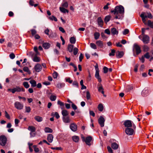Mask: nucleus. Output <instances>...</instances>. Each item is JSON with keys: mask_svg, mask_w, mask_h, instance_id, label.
I'll use <instances>...</instances> for the list:
<instances>
[{"mask_svg": "<svg viewBox=\"0 0 153 153\" xmlns=\"http://www.w3.org/2000/svg\"><path fill=\"white\" fill-rule=\"evenodd\" d=\"M111 13H113L114 14H116L117 15L115 17L116 19H119L121 18V17L119 16V14L122 15L124 14V8L122 5L119 6H117L115 7L114 10H111Z\"/></svg>", "mask_w": 153, "mask_h": 153, "instance_id": "nucleus-1", "label": "nucleus"}, {"mask_svg": "<svg viewBox=\"0 0 153 153\" xmlns=\"http://www.w3.org/2000/svg\"><path fill=\"white\" fill-rule=\"evenodd\" d=\"M124 125L127 128H131L133 126V128H135V126L134 124H132L131 121L130 120H126L124 122Z\"/></svg>", "mask_w": 153, "mask_h": 153, "instance_id": "nucleus-2", "label": "nucleus"}, {"mask_svg": "<svg viewBox=\"0 0 153 153\" xmlns=\"http://www.w3.org/2000/svg\"><path fill=\"white\" fill-rule=\"evenodd\" d=\"M9 91L12 92L13 93H14L16 92L24 91V89L22 88L19 87H16L13 88H10L8 89Z\"/></svg>", "mask_w": 153, "mask_h": 153, "instance_id": "nucleus-3", "label": "nucleus"}, {"mask_svg": "<svg viewBox=\"0 0 153 153\" xmlns=\"http://www.w3.org/2000/svg\"><path fill=\"white\" fill-rule=\"evenodd\" d=\"M7 141L6 137L4 135H1V145L4 146L6 144Z\"/></svg>", "mask_w": 153, "mask_h": 153, "instance_id": "nucleus-4", "label": "nucleus"}, {"mask_svg": "<svg viewBox=\"0 0 153 153\" xmlns=\"http://www.w3.org/2000/svg\"><path fill=\"white\" fill-rule=\"evenodd\" d=\"M15 108L18 110H21L23 109L24 105L23 104L18 102H16L14 103Z\"/></svg>", "mask_w": 153, "mask_h": 153, "instance_id": "nucleus-5", "label": "nucleus"}, {"mask_svg": "<svg viewBox=\"0 0 153 153\" xmlns=\"http://www.w3.org/2000/svg\"><path fill=\"white\" fill-rule=\"evenodd\" d=\"M105 121V119L102 116H100L98 119V122L101 127H103L104 126Z\"/></svg>", "mask_w": 153, "mask_h": 153, "instance_id": "nucleus-6", "label": "nucleus"}, {"mask_svg": "<svg viewBox=\"0 0 153 153\" xmlns=\"http://www.w3.org/2000/svg\"><path fill=\"white\" fill-rule=\"evenodd\" d=\"M134 48L135 50L137 55L139 54L141 51L140 48L137 44H135L134 45Z\"/></svg>", "mask_w": 153, "mask_h": 153, "instance_id": "nucleus-7", "label": "nucleus"}, {"mask_svg": "<svg viewBox=\"0 0 153 153\" xmlns=\"http://www.w3.org/2000/svg\"><path fill=\"white\" fill-rule=\"evenodd\" d=\"M125 132L127 134L131 135L133 134L134 130L131 128H126L125 129Z\"/></svg>", "mask_w": 153, "mask_h": 153, "instance_id": "nucleus-8", "label": "nucleus"}, {"mask_svg": "<svg viewBox=\"0 0 153 153\" xmlns=\"http://www.w3.org/2000/svg\"><path fill=\"white\" fill-rule=\"evenodd\" d=\"M142 40L144 44H147L149 42V38L147 35H144Z\"/></svg>", "mask_w": 153, "mask_h": 153, "instance_id": "nucleus-9", "label": "nucleus"}, {"mask_svg": "<svg viewBox=\"0 0 153 153\" xmlns=\"http://www.w3.org/2000/svg\"><path fill=\"white\" fill-rule=\"evenodd\" d=\"M92 140V137L91 136H89L86 137L85 141L87 145L90 146L91 145L90 142Z\"/></svg>", "mask_w": 153, "mask_h": 153, "instance_id": "nucleus-10", "label": "nucleus"}, {"mask_svg": "<svg viewBox=\"0 0 153 153\" xmlns=\"http://www.w3.org/2000/svg\"><path fill=\"white\" fill-rule=\"evenodd\" d=\"M62 119L63 122L65 123H70L71 122V120L70 117L68 116L62 117Z\"/></svg>", "mask_w": 153, "mask_h": 153, "instance_id": "nucleus-11", "label": "nucleus"}, {"mask_svg": "<svg viewBox=\"0 0 153 153\" xmlns=\"http://www.w3.org/2000/svg\"><path fill=\"white\" fill-rule=\"evenodd\" d=\"M145 13H143L141 14L140 15V17L142 19V21L143 23L145 24L146 25L147 24V23L146 22V18H147V16L146 15H144Z\"/></svg>", "mask_w": 153, "mask_h": 153, "instance_id": "nucleus-12", "label": "nucleus"}, {"mask_svg": "<svg viewBox=\"0 0 153 153\" xmlns=\"http://www.w3.org/2000/svg\"><path fill=\"white\" fill-rule=\"evenodd\" d=\"M70 127L71 130L73 131H76L77 130V125L74 123L71 124Z\"/></svg>", "mask_w": 153, "mask_h": 153, "instance_id": "nucleus-13", "label": "nucleus"}, {"mask_svg": "<svg viewBox=\"0 0 153 153\" xmlns=\"http://www.w3.org/2000/svg\"><path fill=\"white\" fill-rule=\"evenodd\" d=\"M99 71L98 69L96 70V72L95 74V77L97 79L98 81L100 82L101 81V77L99 75Z\"/></svg>", "mask_w": 153, "mask_h": 153, "instance_id": "nucleus-14", "label": "nucleus"}, {"mask_svg": "<svg viewBox=\"0 0 153 153\" xmlns=\"http://www.w3.org/2000/svg\"><path fill=\"white\" fill-rule=\"evenodd\" d=\"M42 68V67L41 65L39 64H37L35 66V71L37 72H39L40 71Z\"/></svg>", "mask_w": 153, "mask_h": 153, "instance_id": "nucleus-15", "label": "nucleus"}, {"mask_svg": "<svg viewBox=\"0 0 153 153\" xmlns=\"http://www.w3.org/2000/svg\"><path fill=\"white\" fill-rule=\"evenodd\" d=\"M124 55L123 52L122 51H117L116 52V57L117 58H121Z\"/></svg>", "mask_w": 153, "mask_h": 153, "instance_id": "nucleus-16", "label": "nucleus"}, {"mask_svg": "<svg viewBox=\"0 0 153 153\" xmlns=\"http://www.w3.org/2000/svg\"><path fill=\"white\" fill-rule=\"evenodd\" d=\"M97 22L99 26L102 27L103 24V22L101 17H99L97 19Z\"/></svg>", "mask_w": 153, "mask_h": 153, "instance_id": "nucleus-17", "label": "nucleus"}, {"mask_svg": "<svg viewBox=\"0 0 153 153\" xmlns=\"http://www.w3.org/2000/svg\"><path fill=\"white\" fill-rule=\"evenodd\" d=\"M43 47L45 49H48L51 46V44L48 42H44L42 44Z\"/></svg>", "mask_w": 153, "mask_h": 153, "instance_id": "nucleus-18", "label": "nucleus"}, {"mask_svg": "<svg viewBox=\"0 0 153 153\" xmlns=\"http://www.w3.org/2000/svg\"><path fill=\"white\" fill-rule=\"evenodd\" d=\"M53 136L51 134H49L47 137V140L49 143H51L53 139Z\"/></svg>", "mask_w": 153, "mask_h": 153, "instance_id": "nucleus-19", "label": "nucleus"}, {"mask_svg": "<svg viewBox=\"0 0 153 153\" xmlns=\"http://www.w3.org/2000/svg\"><path fill=\"white\" fill-rule=\"evenodd\" d=\"M119 145L116 143H113L111 144V147L114 149H117Z\"/></svg>", "mask_w": 153, "mask_h": 153, "instance_id": "nucleus-20", "label": "nucleus"}, {"mask_svg": "<svg viewBox=\"0 0 153 153\" xmlns=\"http://www.w3.org/2000/svg\"><path fill=\"white\" fill-rule=\"evenodd\" d=\"M141 94L143 96H146L148 94V91L147 88H145L142 91Z\"/></svg>", "mask_w": 153, "mask_h": 153, "instance_id": "nucleus-21", "label": "nucleus"}, {"mask_svg": "<svg viewBox=\"0 0 153 153\" xmlns=\"http://www.w3.org/2000/svg\"><path fill=\"white\" fill-rule=\"evenodd\" d=\"M62 117L68 116L69 113L68 111L66 110H63L62 111Z\"/></svg>", "mask_w": 153, "mask_h": 153, "instance_id": "nucleus-22", "label": "nucleus"}, {"mask_svg": "<svg viewBox=\"0 0 153 153\" xmlns=\"http://www.w3.org/2000/svg\"><path fill=\"white\" fill-rule=\"evenodd\" d=\"M96 44L100 48H102L103 46V44L102 41L100 40L97 41L96 42Z\"/></svg>", "mask_w": 153, "mask_h": 153, "instance_id": "nucleus-23", "label": "nucleus"}, {"mask_svg": "<svg viewBox=\"0 0 153 153\" xmlns=\"http://www.w3.org/2000/svg\"><path fill=\"white\" fill-rule=\"evenodd\" d=\"M111 33L113 35L117 34H118V31L117 29L115 28H113L111 29Z\"/></svg>", "mask_w": 153, "mask_h": 153, "instance_id": "nucleus-24", "label": "nucleus"}, {"mask_svg": "<svg viewBox=\"0 0 153 153\" xmlns=\"http://www.w3.org/2000/svg\"><path fill=\"white\" fill-rule=\"evenodd\" d=\"M74 45H68V50L69 52H72L73 51Z\"/></svg>", "mask_w": 153, "mask_h": 153, "instance_id": "nucleus-25", "label": "nucleus"}, {"mask_svg": "<svg viewBox=\"0 0 153 153\" xmlns=\"http://www.w3.org/2000/svg\"><path fill=\"white\" fill-rule=\"evenodd\" d=\"M28 129L30 131V132H34L36 131L35 128L33 126H29L28 128Z\"/></svg>", "mask_w": 153, "mask_h": 153, "instance_id": "nucleus-26", "label": "nucleus"}, {"mask_svg": "<svg viewBox=\"0 0 153 153\" xmlns=\"http://www.w3.org/2000/svg\"><path fill=\"white\" fill-rule=\"evenodd\" d=\"M34 119L36 121L38 122H41L42 121V118L39 116H36Z\"/></svg>", "mask_w": 153, "mask_h": 153, "instance_id": "nucleus-27", "label": "nucleus"}, {"mask_svg": "<svg viewBox=\"0 0 153 153\" xmlns=\"http://www.w3.org/2000/svg\"><path fill=\"white\" fill-rule=\"evenodd\" d=\"M98 90L99 92H101L104 97H106V95L104 94V92L103 91L102 87H99L98 88Z\"/></svg>", "mask_w": 153, "mask_h": 153, "instance_id": "nucleus-28", "label": "nucleus"}, {"mask_svg": "<svg viewBox=\"0 0 153 153\" xmlns=\"http://www.w3.org/2000/svg\"><path fill=\"white\" fill-rule=\"evenodd\" d=\"M46 133H52L53 132V130L51 128L46 127H45L44 129Z\"/></svg>", "mask_w": 153, "mask_h": 153, "instance_id": "nucleus-29", "label": "nucleus"}, {"mask_svg": "<svg viewBox=\"0 0 153 153\" xmlns=\"http://www.w3.org/2000/svg\"><path fill=\"white\" fill-rule=\"evenodd\" d=\"M147 25L150 27L153 28V21L152 22L150 20H149L147 22Z\"/></svg>", "mask_w": 153, "mask_h": 153, "instance_id": "nucleus-30", "label": "nucleus"}, {"mask_svg": "<svg viewBox=\"0 0 153 153\" xmlns=\"http://www.w3.org/2000/svg\"><path fill=\"white\" fill-rule=\"evenodd\" d=\"M59 9L60 11L63 13H65L66 12L68 13V10L64 7H59Z\"/></svg>", "mask_w": 153, "mask_h": 153, "instance_id": "nucleus-31", "label": "nucleus"}, {"mask_svg": "<svg viewBox=\"0 0 153 153\" xmlns=\"http://www.w3.org/2000/svg\"><path fill=\"white\" fill-rule=\"evenodd\" d=\"M100 34L99 32H96L94 34V39L96 40L98 39L100 36Z\"/></svg>", "mask_w": 153, "mask_h": 153, "instance_id": "nucleus-32", "label": "nucleus"}, {"mask_svg": "<svg viewBox=\"0 0 153 153\" xmlns=\"http://www.w3.org/2000/svg\"><path fill=\"white\" fill-rule=\"evenodd\" d=\"M51 115L55 116L57 119H59L60 117L59 114L57 112H52L51 113Z\"/></svg>", "mask_w": 153, "mask_h": 153, "instance_id": "nucleus-33", "label": "nucleus"}, {"mask_svg": "<svg viewBox=\"0 0 153 153\" xmlns=\"http://www.w3.org/2000/svg\"><path fill=\"white\" fill-rule=\"evenodd\" d=\"M33 60L35 62H39L40 61V59L39 57L35 56L33 58Z\"/></svg>", "mask_w": 153, "mask_h": 153, "instance_id": "nucleus-34", "label": "nucleus"}, {"mask_svg": "<svg viewBox=\"0 0 153 153\" xmlns=\"http://www.w3.org/2000/svg\"><path fill=\"white\" fill-rule=\"evenodd\" d=\"M76 39L74 37H72L70 38V42L71 44H75L76 42Z\"/></svg>", "mask_w": 153, "mask_h": 153, "instance_id": "nucleus-35", "label": "nucleus"}, {"mask_svg": "<svg viewBox=\"0 0 153 153\" xmlns=\"http://www.w3.org/2000/svg\"><path fill=\"white\" fill-rule=\"evenodd\" d=\"M72 139L73 141L75 142H77L79 141V138L77 136H74L72 137Z\"/></svg>", "mask_w": 153, "mask_h": 153, "instance_id": "nucleus-36", "label": "nucleus"}, {"mask_svg": "<svg viewBox=\"0 0 153 153\" xmlns=\"http://www.w3.org/2000/svg\"><path fill=\"white\" fill-rule=\"evenodd\" d=\"M98 108L99 111H102L103 109V106L102 104L101 103L99 104L98 106Z\"/></svg>", "mask_w": 153, "mask_h": 153, "instance_id": "nucleus-37", "label": "nucleus"}, {"mask_svg": "<svg viewBox=\"0 0 153 153\" xmlns=\"http://www.w3.org/2000/svg\"><path fill=\"white\" fill-rule=\"evenodd\" d=\"M111 16H107L105 18L104 21L105 23H107V22H109L111 18Z\"/></svg>", "mask_w": 153, "mask_h": 153, "instance_id": "nucleus-38", "label": "nucleus"}, {"mask_svg": "<svg viewBox=\"0 0 153 153\" xmlns=\"http://www.w3.org/2000/svg\"><path fill=\"white\" fill-rule=\"evenodd\" d=\"M57 103L61 106V108L62 109H63L64 107V103L59 100H58L57 102Z\"/></svg>", "mask_w": 153, "mask_h": 153, "instance_id": "nucleus-39", "label": "nucleus"}, {"mask_svg": "<svg viewBox=\"0 0 153 153\" xmlns=\"http://www.w3.org/2000/svg\"><path fill=\"white\" fill-rule=\"evenodd\" d=\"M30 82L31 84V86H36V82L34 80H31Z\"/></svg>", "mask_w": 153, "mask_h": 153, "instance_id": "nucleus-40", "label": "nucleus"}, {"mask_svg": "<svg viewBox=\"0 0 153 153\" xmlns=\"http://www.w3.org/2000/svg\"><path fill=\"white\" fill-rule=\"evenodd\" d=\"M49 19L53 21L54 20L55 22L57 21V19L56 18L53 16L49 17Z\"/></svg>", "mask_w": 153, "mask_h": 153, "instance_id": "nucleus-41", "label": "nucleus"}, {"mask_svg": "<svg viewBox=\"0 0 153 153\" xmlns=\"http://www.w3.org/2000/svg\"><path fill=\"white\" fill-rule=\"evenodd\" d=\"M56 97L55 95H51L50 97V99L52 101H54L56 100Z\"/></svg>", "mask_w": 153, "mask_h": 153, "instance_id": "nucleus-42", "label": "nucleus"}, {"mask_svg": "<svg viewBox=\"0 0 153 153\" xmlns=\"http://www.w3.org/2000/svg\"><path fill=\"white\" fill-rule=\"evenodd\" d=\"M30 31L32 36H34L36 34L37 31L35 30L34 29H31Z\"/></svg>", "mask_w": 153, "mask_h": 153, "instance_id": "nucleus-43", "label": "nucleus"}, {"mask_svg": "<svg viewBox=\"0 0 153 153\" xmlns=\"http://www.w3.org/2000/svg\"><path fill=\"white\" fill-rule=\"evenodd\" d=\"M90 47L94 49H96L97 48V47L95 44L94 43H91L90 44Z\"/></svg>", "mask_w": 153, "mask_h": 153, "instance_id": "nucleus-44", "label": "nucleus"}, {"mask_svg": "<svg viewBox=\"0 0 153 153\" xmlns=\"http://www.w3.org/2000/svg\"><path fill=\"white\" fill-rule=\"evenodd\" d=\"M58 73L56 71H54L53 74V77L54 79H56L57 78L58 76Z\"/></svg>", "mask_w": 153, "mask_h": 153, "instance_id": "nucleus-45", "label": "nucleus"}, {"mask_svg": "<svg viewBox=\"0 0 153 153\" xmlns=\"http://www.w3.org/2000/svg\"><path fill=\"white\" fill-rule=\"evenodd\" d=\"M78 49L77 48H75L73 51V53L74 55H76L78 52Z\"/></svg>", "mask_w": 153, "mask_h": 153, "instance_id": "nucleus-46", "label": "nucleus"}, {"mask_svg": "<svg viewBox=\"0 0 153 153\" xmlns=\"http://www.w3.org/2000/svg\"><path fill=\"white\" fill-rule=\"evenodd\" d=\"M25 108V112L27 113H29L30 111L31 108L29 106H26Z\"/></svg>", "mask_w": 153, "mask_h": 153, "instance_id": "nucleus-47", "label": "nucleus"}, {"mask_svg": "<svg viewBox=\"0 0 153 153\" xmlns=\"http://www.w3.org/2000/svg\"><path fill=\"white\" fill-rule=\"evenodd\" d=\"M133 89L132 87H126L125 90L126 92H129Z\"/></svg>", "mask_w": 153, "mask_h": 153, "instance_id": "nucleus-48", "label": "nucleus"}, {"mask_svg": "<svg viewBox=\"0 0 153 153\" xmlns=\"http://www.w3.org/2000/svg\"><path fill=\"white\" fill-rule=\"evenodd\" d=\"M115 51L114 49L111 50V52L109 54V56H114L115 55Z\"/></svg>", "mask_w": 153, "mask_h": 153, "instance_id": "nucleus-49", "label": "nucleus"}, {"mask_svg": "<svg viewBox=\"0 0 153 153\" xmlns=\"http://www.w3.org/2000/svg\"><path fill=\"white\" fill-rule=\"evenodd\" d=\"M107 148L108 152L109 153H113V150H112V149H111V147L110 146H108L107 147Z\"/></svg>", "mask_w": 153, "mask_h": 153, "instance_id": "nucleus-50", "label": "nucleus"}, {"mask_svg": "<svg viewBox=\"0 0 153 153\" xmlns=\"http://www.w3.org/2000/svg\"><path fill=\"white\" fill-rule=\"evenodd\" d=\"M143 56L147 59H149L150 57V56L149 55V53L148 52H147Z\"/></svg>", "mask_w": 153, "mask_h": 153, "instance_id": "nucleus-51", "label": "nucleus"}, {"mask_svg": "<svg viewBox=\"0 0 153 153\" xmlns=\"http://www.w3.org/2000/svg\"><path fill=\"white\" fill-rule=\"evenodd\" d=\"M129 32V30L128 29H125L123 32V35H126L128 34Z\"/></svg>", "mask_w": 153, "mask_h": 153, "instance_id": "nucleus-52", "label": "nucleus"}, {"mask_svg": "<svg viewBox=\"0 0 153 153\" xmlns=\"http://www.w3.org/2000/svg\"><path fill=\"white\" fill-rule=\"evenodd\" d=\"M86 98L88 100H89L90 99V95L88 91L86 92Z\"/></svg>", "mask_w": 153, "mask_h": 153, "instance_id": "nucleus-53", "label": "nucleus"}, {"mask_svg": "<svg viewBox=\"0 0 153 153\" xmlns=\"http://www.w3.org/2000/svg\"><path fill=\"white\" fill-rule=\"evenodd\" d=\"M9 56L11 59H13L15 58V56L14 53H11L10 54Z\"/></svg>", "mask_w": 153, "mask_h": 153, "instance_id": "nucleus-54", "label": "nucleus"}, {"mask_svg": "<svg viewBox=\"0 0 153 153\" xmlns=\"http://www.w3.org/2000/svg\"><path fill=\"white\" fill-rule=\"evenodd\" d=\"M71 107L74 110H76L77 108V106L73 103L72 104Z\"/></svg>", "mask_w": 153, "mask_h": 153, "instance_id": "nucleus-55", "label": "nucleus"}, {"mask_svg": "<svg viewBox=\"0 0 153 153\" xmlns=\"http://www.w3.org/2000/svg\"><path fill=\"white\" fill-rule=\"evenodd\" d=\"M103 72L105 74H106L108 71V68L106 67H104L103 68Z\"/></svg>", "mask_w": 153, "mask_h": 153, "instance_id": "nucleus-56", "label": "nucleus"}, {"mask_svg": "<svg viewBox=\"0 0 153 153\" xmlns=\"http://www.w3.org/2000/svg\"><path fill=\"white\" fill-rule=\"evenodd\" d=\"M149 50V48L146 45H144L143 46V50L145 51H147Z\"/></svg>", "mask_w": 153, "mask_h": 153, "instance_id": "nucleus-57", "label": "nucleus"}, {"mask_svg": "<svg viewBox=\"0 0 153 153\" xmlns=\"http://www.w3.org/2000/svg\"><path fill=\"white\" fill-rule=\"evenodd\" d=\"M33 147L34 149V151L36 152H38L39 151V149L37 148L36 146L34 145L33 146Z\"/></svg>", "mask_w": 153, "mask_h": 153, "instance_id": "nucleus-58", "label": "nucleus"}, {"mask_svg": "<svg viewBox=\"0 0 153 153\" xmlns=\"http://www.w3.org/2000/svg\"><path fill=\"white\" fill-rule=\"evenodd\" d=\"M110 4L109 2L107 3L106 5L104 7L103 9L105 10H107L108 8V6L110 5Z\"/></svg>", "mask_w": 153, "mask_h": 153, "instance_id": "nucleus-59", "label": "nucleus"}, {"mask_svg": "<svg viewBox=\"0 0 153 153\" xmlns=\"http://www.w3.org/2000/svg\"><path fill=\"white\" fill-rule=\"evenodd\" d=\"M51 149L53 150H62V149L61 147H51Z\"/></svg>", "mask_w": 153, "mask_h": 153, "instance_id": "nucleus-60", "label": "nucleus"}, {"mask_svg": "<svg viewBox=\"0 0 153 153\" xmlns=\"http://www.w3.org/2000/svg\"><path fill=\"white\" fill-rule=\"evenodd\" d=\"M66 81L67 82H68L70 83H71L73 82V80H71L70 78H68L66 79Z\"/></svg>", "mask_w": 153, "mask_h": 153, "instance_id": "nucleus-61", "label": "nucleus"}, {"mask_svg": "<svg viewBox=\"0 0 153 153\" xmlns=\"http://www.w3.org/2000/svg\"><path fill=\"white\" fill-rule=\"evenodd\" d=\"M62 6L63 7L67 8L68 6V4L67 2H65L62 4Z\"/></svg>", "mask_w": 153, "mask_h": 153, "instance_id": "nucleus-62", "label": "nucleus"}, {"mask_svg": "<svg viewBox=\"0 0 153 153\" xmlns=\"http://www.w3.org/2000/svg\"><path fill=\"white\" fill-rule=\"evenodd\" d=\"M34 50L36 52V54H38L39 53L38 51V48L36 46H35L34 47Z\"/></svg>", "mask_w": 153, "mask_h": 153, "instance_id": "nucleus-63", "label": "nucleus"}, {"mask_svg": "<svg viewBox=\"0 0 153 153\" xmlns=\"http://www.w3.org/2000/svg\"><path fill=\"white\" fill-rule=\"evenodd\" d=\"M105 32L108 35H110V31L108 29H105Z\"/></svg>", "mask_w": 153, "mask_h": 153, "instance_id": "nucleus-64", "label": "nucleus"}]
</instances>
